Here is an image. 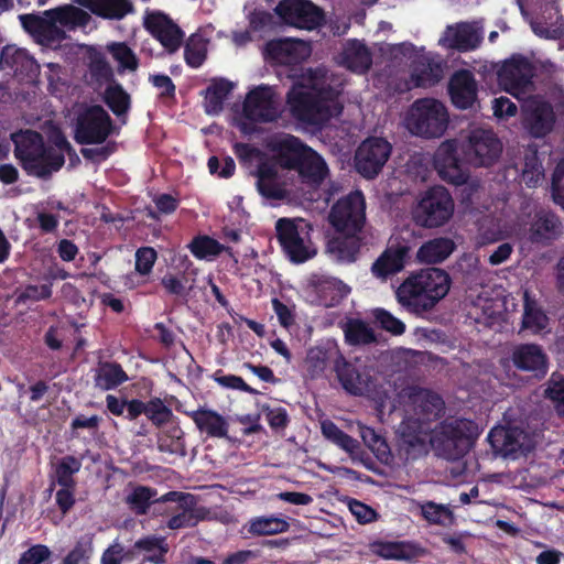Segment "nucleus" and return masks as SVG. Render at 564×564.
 Wrapping results in <instances>:
<instances>
[{
	"instance_id": "nucleus-37",
	"label": "nucleus",
	"mask_w": 564,
	"mask_h": 564,
	"mask_svg": "<svg viewBox=\"0 0 564 564\" xmlns=\"http://www.w3.org/2000/svg\"><path fill=\"white\" fill-rule=\"evenodd\" d=\"M341 64L354 73L365 74L372 65L371 52L364 43L351 40L343 51Z\"/></svg>"
},
{
	"instance_id": "nucleus-25",
	"label": "nucleus",
	"mask_w": 564,
	"mask_h": 564,
	"mask_svg": "<svg viewBox=\"0 0 564 564\" xmlns=\"http://www.w3.org/2000/svg\"><path fill=\"white\" fill-rule=\"evenodd\" d=\"M145 28L169 53L176 52L183 42V31L162 12L149 14L145 19Z\"/></svg>"
},
{
	"instance_id": "nucleus-43",
	"label": "nucleus",
	"mask_w": 564,
	"mask_h": 564,
	"mask_svg": "<svg viewBox=\"0 0 564 564\" xmlns=\"http://www.w3.org/2000/svg\"><path fill=\"white\" fill-rule=\"evenodd\" d=\"M156 496L158 490L155 488L138 485L126 497V503L137 516L147 514L151 505H154L155 510L159 512L164 502H160Z\"/></svg>"
},
{
	"instance_id": "nucleus-63",
	"label": "nucleus",
	"mask_w": 564,
	"mask_h": 564,
	"mask_svg": "<svg viewBox=\"0 0 564 564\" xmlns=\"http://www.w3.org/2000/svg\"><path fill=\"white\" fill-rule=\"evenodd\" d=\"M207 57L205 44L200 40L191 39L184 47V59L192 68H198Z\"/></svg>"
},
{
	"instance_id": "nucleus-12",
	"label": "nucleus",
	"mask_w": 564,
	"mask_h": 564,
	"mask_svg": "<svg viewBox=\"0 0 564 564\" xmlns=\"http://www.w3.org/2000/svg\"><path fill=\"white\" fill-rule=\"evenodd\" d=\"M411 246L405 240L390 241L372 262L370 272L376 279L386 282L402 272L411 260Z\"/></svg>"
},
{
	"instance_id": "nucleus-18",
	"label": "nucleus",
	"mask_w": 564,
	"mask_h": 564,
	"mask_svg": "<svg viewBox=\"0 0 564 564\" xmlns=\"http://www.w3.org/2000/svg\"><path fill=\"white\" fill-rule=\"evenodd\" d=\"M23 30L29 33L36 43L43 46H54L65 40L63 29L56 25L54 17L45 10L42 14L25 13L19 15Z\"/></svg>"
},
{
	"instance_id": "nucleus-34",
	"label": "nucleus",
	"mask_w": 564,
	"mask_h": 564,
	"mask_svg": "<svg viewBox=\"0 0 564 564\" xmlns=\"http://www.w3.org/2000/svg\"><path fill=\"white\" fill-rule=\"evenodd\" d=\"M361 232H337L327 242L328 252L338 261L351 263L357 260L361 248Z\"/></svg>"
},
{
	"instance_id": "nucleus-42",
	"label": "nucleus",
	"mask_w": 564,
	"mask_h": 564,
	"mask_svg": "<svg viewBox=\"0 0 564 564\" xmlns=\"http://www.w3.org/2000/svg\"><path fill=\"white\" fill-rule=\"evenodd\" d=\"M135 549L143 554V562L152 564H165L166 554L170 550L165 536L147 535L135 541Z\"/></svg>"
},
{
	"instance_id": "nucleus-7",
	"label": "nucleus",
	"mask_w": 564,
	"mask_h": 564,
	"mask_svg": "<svg viewBox=\"0 0 564 564\" xmlns=\"http://www.w3.org/2000/svg\"><path fill=\"white\" fill-rule=\"evenodd\" d=\"M164 502L159 513L166 517L165 527L170 530L193 528L204 519L200 509L196 508L194 495L182 491H169L159 498Z\"/></svg>"
},
{
	"instance_id": "nucleus-21",
	"label": "nucleus",
	"mask_w": 564,
	"mask_h": 564,
	"mask_svg": "<svg viewBox=\"0 0 564 564\" xmlns=\"http://www.w3.org/2000/svg\"><path fill=\"white\" fill-rule=\"evenodd\" d=\"M430 426L414 424L406 419L400 426L398 455L404 462L415 460L427 453L426 442Z\"/></svg>"
},
{
	"instance_id": "nucleus-16",
	"label": "nucleus",
	"mask_w": 564,
	"mask_h": 564,
	"mask_svg": "<svg viewBox=\"0 0 564 564\" xmlns=\"http://www.w3.org/2000/svg\"><path fill=\"white\" fill-rule=\"evenodd\" d=\"M406 395L413 410V416L410 419L414 424L430 426V423L443 415L445 403L437 393L420 387H410Z\"/></svg>"
},
{
	"instance_id": "nucleus-46",
	"label": "nucleus",
	"mask_w": 564,
	"mask_h": 564,
	"mask_svg": "<svg viewBox=\"0 0 564 564\" xmlns=\"http://www.w3.org/2000/svg\"><path fill=\"white\" fill-rule=\"evenodd\" d=\"M234 89L231 82L225 78L215 79L205 91V111L217 115L224 108V102Z\"/></svg>"
},
{
	"instance_id": "nucleus-14",
	"label": "nucleus",
	"mask_w": 564,
	"mask_h": 564,
	"mask_svg": "<svg viewBox=\"0 0 564 564\" xmlns=\"http://www.w3.org/2000/svg\"><path fill=\"white\" fill-rule=\"evenodd\" d=\"M275 231L278 241L291 262L304 263L316 254V250L307 245L301 236L299 227L293 219H278Z\"/></svg>"
},
{
	"instance_id": "nucleus-9",
	"label": "nucleus",
	"mask_w": 564,
	"mask_h": 564,
	"mask_svg": "<svg viewBox=\"0 0 564 564\" xmlns=\"http://www.w3.org/2000/svg\"><path fill=\"white\" fill-rule=\"evenodd\" d=\"M534 75L533 63L522 54H513L497 70V80L506 93L521 99L534 89Z\"/></svg>"
},
{
	"instance_id": "nucleus-36",
	"label": "nucleus",
	"mask_w": 564,
	"mask_h": 564,
	"mask_svg": "<svg viewBox=\"0 0 564 564\" xmlns=\"http://www.w3.org/2000/svg\"><path fill=\"white\" fill-rule=\"evenodd\" d=\"M443 78L441 63L422 56L413 62L411 82L414 87L430 88L435 86Z\"/></svg>"
},
{
	"instance_id": "nucleus-45",
	"label": "nucleus",
	"mask_w": 564,
	"mask_h": 564,
	"mask_svg": "<svg viewBox=\"0 0 564 564\" xmlns=\"http://www.w3.org/2000/svg\"><path fill=\"white\" fill-rule=\"evenodd\" d=\"M191 253L198 260L213 259L226 252L232 257V248L221 245L219 241L207 235H197L188 243Z\"/></svg>"
},
{
	"instance_id": "nucleus-3",
	"label": "nucleus",
	"mask_w": 564,
	"mask_h": 564,
	"mask_svg": "<svg viewBox=\"0 0 564 564\" xmlns=\"http://www.w3.org/2000/svg\"><path fill=\"white\" fill-rule=\"evenodd\" d=\"M290 112L297 121L310 126H323L343 111L338 91L332 86L307 88L294 85L288 93Z\"/></svg>"
},
{
	"instance_id": "nucleus-4",
	"label": "nucleus",
	"mask_w": 564,
	"mask_h": 564,
	"mask_svg": "<svg viewBox=\"0 0 564 564\" xmlns=\"http://www.w3.org/2000/svg\"><path fill=\"white\" fill-rule=\"evenodd\" d=\"M478 434V426L471 420H446L430 441L440 456L447 460H458L470 451Z\"/></svg>"
},
{
	"instance_id": "nucleus-27",
	"label": "nucleus",
	"mask_w": 564,
	"mask_h": 564,
	"mask_svg": "<svg viewBox=\"0 0 564 564\" xmlns=\"http://www.w3.org/2000/svg\"><path fill=\"white\" fill-rule=\"evenodd\" d=\"M268 55L276 63L294 66L305 61L311 54L310 45L295 39H280L270 41L265 46Z\"/></svg>"
},
{
	"instance_id": "nucleus-17",
	"label": "nucleus",
	"mask_w": 564,
	"mask_h": 564,
	"mask_svg": "<svg viewBox=\"0 0 564 564\" xmlns=\"http://www.w3.org/2000/svg\"><path fill=\"white\" fill-rule=\"evenodd\" d=\"M243 117L252 122H273L279 117L274 91L270 86L260 85L251 89L242 105Z\"/></svg>"
},
{
	"instance_id": "nucleus-60",
	"label": "nucleus",
	"mask_w": 564,
	"mask_h": 564,
	"mask_svg": "<svg viewBox=\"0 0 564 564\" xmlns=\"http://www.w3.org/2000/svg\"><path fill=\"white\" fill-rule=\"evenodd\" d=\"M108 51L121 68L134 72L139 67V59L127 43H111L108 45Z\"/></svg>"
},
{
	"instance_id": "nucleus-64",
	"label": "nucleus",
	"mask_w": 564,
	"mask_h": 564,
	"mask_svg": "<svg viewBox=\"0 0 564 564\" xmlns=\"http://www.w3.org/2000/svg\"><path fill=\"white\" fill-rule=\"evenodd\" d=\"M373 317L382 329L392 335L400 336L405 332V324L384 308H376Z\"/></svg>"
},
{
	"instance_id": "nucleus-55",
	"label": "nucleus",
	"mask_w": 564,
	"mask_h": 564,
	"mask_svg": "<svg viewBox=\"0 0 564 564\" xmlns=\"http://www.w3.org/2000/svg\"><path fill=\"white\" fill-rule=\"evenodd\" d=\"M547 316L538 306L535 300L531 299L528 292H524L523 327L538 333L547 326Z\"/></svg>"
},
{
	"instance_id": "nucleus-26",
	"label": "nucleus",
	"mask_w": 564,
	"mask_h": 564,
	"mask_svg": "<svg viewBox=\"0 0 564 564\" xmlns=\"http://www.w3.org/2000/svg\"><path fill=\"white\" fill-rule=\"evenodd\" d=\"M513 366L521 371L531 372L536 379L543 378L549 370V358L541 346L521 344L511 355Z\"/></svg>"
},
{
	"instance_id": "nucleus-5",
	"label": "nucleus",
	"mask_w": 564,
	"mask_h": 564,
	"mask_svg": "<svg viewBox=\"0 0 564 564\" xmlns=\"http://www.w3.org/2000/svg\"><path fill=\"white\" fill-rule=\"evenodd\" d=\"M454 200L444 186L426 189L412 209V219L422 228L444 226L454 214Z\"/></svg>"
},
{
	"instance_id": "nucleus-61",
	"label": "nucleus",
	"mask_w": 564,
	"mask_h": 564,
	"mask_svg": "<svg viewBox=\"0 0 564 564\" xmlns=\"http://www.w3.org/2000/svg\"><path fill=\"white\" fill-rule=\"evenodd\" d=\"M379 555L388 560H410L414 552L406 542H383L380 544Z\"/></svg>"
},
{
	"instance_id": "nucleus-47",
	"label": "nucleus",
	"mask_w": 564,
	"mask_h": 564,
	"mask_svg": "<svg viewBox=\"0 0 564 564\" xmlns=\"http://www.w3.org/2000/svg\"><path fill=\"white\" fill-rule=\"evenodd\" d=\"M449 46L460 52L474 50L480 43L477 31L468 23H459L447 29Z\"/></svg>"
},
{
	"instance_id": "nucleus-30",
	"label": "nucleus",
	"mask_w": 564,
	"mask_h": 564,
	"mask_svg": "<svg viewBox=\"0 0 564 564\" xmlns=\"http://www.w3.org/2000/svg\"><path fill=\"white\" fill-rule=\"evenodd\" d=\"M185 414L192 419L196 429L207 437L229 438V422L217 411L199 406L197 410L185 412Z\"/></svg>"
},
{
	"instance_id": "nucleus-23",
	"label": "nucleus",
	"mask_w": 564,
	"mask_h": 564,
	"mask_svg": "<svg viewBox=\"0 0 564 564\" xmlns=\"http://www.w3.org/2000/svg\"><path fill=\"white\" fill-rule=\"evenodd\" d=\"M522 123L532 137H545L552 131L555 123L552 105L545 100H531L523 108Z\"/></svg>"
},
{
	"instance_id": "nucleus-11",
	"label": "nucleus",
	"mask_w": 564,
	"mask_h": 564,
	"mask_svg": "<svg viewBox=\"0 0 564 564\" xmlns=\"http://www.w3.org/2000/svg\"><path fill=\"white\" fill-rule=\"evenodd\" d=\"M391 151V144L383 138L366 139L355 154L356 171L366 178L376 177L388 161Z\"/></svg>"
},
{
	"instance_id": "nucleus-44",
	"label": "nucleus",
	"mask_w": 564,
	"mask_h": 564,
	"mask_svg": "<svg viewBox=\"0 0 564 564\" xmlns=\"http://www.w3.org/2000/svg\"><path fill=\"white\" fill-rule=\"evenodd\" d=\"M544 177V167L540 159L538 147L529 144L523 152V163L521 167L522 182L528 187H535Z\"/></svg>"
},
{
	"instance_id": "nucleus-39",
	"label": "nucleus",
	"mask_w": 564,
	"mask_h": 564,
	"mask_svg": "<svg viewBox=\"0 0 564 564\" xmlns=\"http://www.w3.org/2000/svg\"><path fill=\"white\" fill-rule=\"evenodd\" d=\"M455 250V243L451 238L438 237L424 242L416 252L421 263L435 264L447 259Z\"/></svg>"
},
{
	"instance_id": "nucleus-56",
	"label": "nucleus",
	"mask_w": 564,
	"mask_h": 564,
	"mask_svg": "<svg viewBox=\"0 0 564 564\" xmlns=\"http://www.w3.org/2000/svg\"><path fill=\"white\" fill-rule=\"evenodd\" d=\"M65 163V156L63 152L57 151L53 147L44 145V153L40 159V167L32 171L33 176L45 178L52 174V172L59 171Z\"/></svg>"
},
{
	"instance_id": "nucleus-48",
	"label": "nucleus",
	"mask_w": 564,
	"mask_h": 564,
	"mask_svg": "<svg viewBox=\"0 0 564 564\" xmlns=\"http://www.w3.org/2000/svg\"><path fill=\"white\" fill-rule=\"evenodd\" d=\"M158 449L161 453H169L184 457L187 455L185 445V433L178 425L170 426L158 437Z\"/></svg>"
},
{
	"instance_id": "nucleus-33",
	"label": "nucleus",
	"mask_w": 564,
	"mask_h": 564,
	"mask_svg": "<svg viewBox=\"0 0 564 564\" xmlns=\"http://www.w3.org/2000/svg\"><path fill=\"white\" fill-rule=\"evenodd\" d=\"M96 17L107 20H121L134 11L131 0H73Z\"/></svg>"
},
{
	"instance_id": "nucleus-24",
	"label": "nucleus",
	"mask_w": 564,
	"mask_h": 564,
	"mask_svg": "<svg viewBox=\"0 0 564 564\" xmlns=\"http://www.w3.org/2000/svg\"><path fill=\"white\" fill-rule=\"evenodd\" d=\"M477 94L478 85L470 70L462 68L454 72L448 82V95L457 109H470L477 101Z\"/></svg>"
},
{
	"instance_id": "nucleus-8",
	"label": "nucleus",
	"mask_w": 564,
	"mask_h": 564,
	"mask_svg": "<svg viewBox=\"0 0 564 564\" xmlns=\"http://www.w3.org/2000/svg\"><path fill=\"white\" fill-rule=\"evenodd\" d=\"M112 131V119L100 105L82 107L75 119L74 139L78 144H101Z\"/></svg>"
},
{
	"instance_id": "nucleus-38",
	"label": "nucleus",
	"mask_w": 564,
	"mask_h": 564,
	"mask_svg": "<svg viewBox=\"0 0 564 564\" xmlns=\"http://www.w3.org/2000/svg\"><path fill=\"white\" fill-rule=\"evenodd\" d=\"M77 3L63 4L48 9V13L54 17L56 25L69 31L77 28H85L91 21V15L77 7Z\"/></svg>"
},
{
	"instance_id": "nucleus-29",
	"label": "nucleus",
	"mask_w": 564,
	"mask_h": 564,
	"mask_svg": "<svg viewBox=\"0 0 564 564\" xmlns=\"http://www.w3.org/2000/svg\"><path fill=\"white\" fill-rule=\"evenodd\" d=\"M336 377L341 388L351 395H365L373 388L371 376L366 370H360L345 357L335 368Z\"/></svg>"
},
{
	"instance_id": "nucleus-41",
	"label": "nucleus",
	"mask_w": 564,
	"mask_h": 564,
	"mask_svg": "<svg viewBox=\"0 0 564 564\" xmlns=\"http://www.w3.org/2000/svg\"><path fill=\"white\" fill-rule=\"evenodd\" d=\"M80 468L82 460L74 455H66L59 458L53 466L50 490L52 491L55 485L61 487H76L74 476L80 470Z\"/></svg>"
},
{
	"instance_id": "nucleus-13",
	"label": "nucleus",
	"mask_w": 564,
	"mask_h": 564,
	"mask_svg": "<svg viewBox=\"0 0 564 564\" xmlns=\"http://www.w3.org/2000/svg\"><path fill=\"white\" fill-rule=\"evenodd\" d=\"M281 20L303 30H314L324 20L323 11L310 0H282L275 8Z\"/></svg>"
},
{
	"instance_id": "nucleus-10",
	"label": "nucleus",
	"mask_w": 564,
	"mask_h": 564,
	"mask_svg": "<svg viewBox=\"0 0 564 564\" xmlns=\"http://www.w3.org/2000/svg\"><path fill=\"white\" fill-rule=\"evenodd\" d=\"M328 221L336 232H361L366 224V200L361 191L339 198L330 208Z\"/></svg>"
},
{
	"instance_id": "nucleus-32",
	"label": "nucleus",
	"mask_w": 564,
	"mask_h": 564,
	"mask_svg": "<svg viewBox=\"0 0 564 564\" xmlns=\"http://www.w3.org/2000/svg\"><path fill=\"white\" fill-rule=\"evenodd\" d=\"M560 218L552 212L540 210L529 228L528 239L532 243L546 245L561 234Z\"/></svg>"
},
{
	"instance_id": "nucleus-52",
	"label": "nucleus",
	"mask_w": 564,
	"mask_h": 564,
	"mask_svg": "<svg viewBox=\"0 0 564 564\" xmlns=\"http://www.w3.org/2000/svg\"><path fill=\"white\" fill-rule=\"evenodd\" d=\"M360 436L364 444L381 463L389 464L392 460L390 446L388 445L386 438L377 433L375 429L369 426H361Z\"/></svg>"
},
{
	"instance_id": "nucleus-2",
	"label": "nucleus",
	"mask_w": 564,
	"mask_h": 564,
	"mask_svg": "<svg viewBox=\"0 0 564 564\" xmlns=\"http://www.w3.org/2000/svg\"><path fill=\"white\" fill-rule=\"evenodd\" d=\"M270 148L276 164L283 170L295 171L306 185L319 186L329 174L324 158L295 135L284 134L273 140Z\"/></svg>"
},
{
	"instance_id": "nucleus-57",
	"label": "nucleus",
	"mask_w": 564,
	"mask_h": 564,
	"mask_svg": "<svg viewBox=\"0 0 564 564\" xmlns=\"http://www.w3.org/2000/svg\"><path fill=\"white\" fill-rule=\"evenodd\" d=\"M144 415L151 423L160 429L174 419L173 411L165 405L162 399L154 397L145 402Z\"/></svg>"
},
{
	"instance_id": "nucleus-20",
	"label": "nucleus",
	"mask_w": 564,
	"mask_h": 564,
	"mask_svg": "<svg viewBox=\"0 0 564 564\" xmlns=\"http://www.w3.org/2000/svg\"><path fill=\"white\" fill-rule=\"evenodd\" d=\"M14 144V155L20 161L22 169L29 174L40 167V159L44 153V139L34 130H19L11 134Z\"/></svg>"
},
{
	"instance_id": "nucleus-28",
	"label": "nucleus",
	"mask_w": 564,
	"mask_h": 564,
	"mask_svg": "<svg viewBox=\"0 0 564 564\" xmlns=\"http://www.w3.org/2000/svg\"><path fill=\"white\" fill-rule=\"evenodd\" d=\"M344 360V356L335 340H325L307 350L305 364L307 371L312 378L321 377L329 365L333 370L339 362Z\"/></svg>"
},
{
	"instance_id": "nucleus-54",
	"label": "nucleus",
	"mask_w": 564,
	"mask_h": 564,
	"mask_svg": "<svg viewBox=\"0 0 564 564\" xmlns=\"http://www.w3.org/2000/svg\"><path fill=\"white\" fill-rule=\"evenodd\" d=\"M456 265L457 271L462 275L463 283L466 284L468 289H473L482 284V270L478 258L471 254H464L457 261Z\"/></svg>"
},
{
	"instance_id": "nucleus-15",
	"label": "nucleus",
	"mask_w": 564,
	"mask_h": 564,
	"mask_svg": "<svg viewBox=\"0 0 564 564\" xmlns=\"http://www.w3.org/2000/svg\"><path fill=\"white\" fill-rule=\"evenodd\" d=\"M434 166L440 177L452 185H464L469 178V170L458 158L456 141L443 142L435 152Z\"/></svg>"
},
{
	"instance_id": "nucleus-19",
	"label": "nucleus",
	"mask_w": 564,
	"mask_h": 564,
	"mask_svg": "<svg viewBox=\"0 0 564 564\" xmlns=\"http://www.w3.org/2000/svg\"><path fill=\"white\" fill-rule=\"evenodd\" d=\"M502 144L491 130L476 129L471 131L467 156L471 164L476 166H490L500 156Z\"/></svg>"
},
{
	"instance_id": "nucleus-59",
	"label": "nucleus",
	"mask_w": 564,
	"mask_h": 564,
	"mask_svg": "<svg viewBox=\"0 0 564 564\" xmlns=\"http://www.w3.org/2000/svg\"><path fill=\"white\" fill-rule=\"evenodd\" d=\"M421 509L423 518L432 524L451 525L454 522V513L447 506L427 501Z\"/></svg>"
},
{
	"instance_id": "nucleus-22",
	"label": "nucleus",
	"mask_w": 564,
	"mask_h": 564,
	"mask_svg": "<svg viewBox=\"0 0 564 564\" xmlns=\"http://www.w3.org/2000/svg\"><path fill=\"white\" fill-rule=\"evenodd\" d=\"M276 161H261L253 175L257 177V191L268 200H283L289 197V191L285 182L279 173Z\"/></svg>"
},
{
	"instance_id": "nucleus-1",
	"label": "nucleus",
	"mask_w": 564,
	"mask_h": 564,
	"mask_svg": "<svg viewBox=\"0 0 564 564\" xmlns=\"http://www.w3.org/2000/svg\"><path fill=\"white\" fill-rule=\"evenodd\" d=\"M452 279L441 268L430 267L410 274L397 289L398 302L410 312H429L444 299L451 289Z\"/></svg>"
},
{
	"instance_id": "nucleus-6",
	"label": "nucleus",
	"mask_w": 564,
	"mask_h": 564,
	"mask_svg": "<svg viewBox=\"0 0 564 564\" xmlns=\"http://www.w3.org/2000/svg\"><path fill=\"white\" fill-rule=\"evenodd\" d=\"M410 131L424 138L443 135L448 126V112L443 102L434 98L417 99L406 118Z\"/></svg>"
},
{
	"instance_id": "nucleus-40",
	"label": "nucleus",
	"mask_w": 564,
	"mask_h": 564,
	"mask_svg": "<svg viewBox=\"0 0 564 564\" xmlns=\"http://www.w3.org/2000/svg\"><path fill=\"white\" fill-rule=\"evenodd\" d=\"M128 380V375L120 364L115 361L100 362L95 371V387L108 391L116 389Z\"/></svg>"
},
{
	"instance_id": "nucleus-50",
	"label": "nucleus",
	"mask_w": 564,
	"mask_h": 564,
	"mask_svg": "<svg viewBox=\"0 0 564 564\" xmlns=\"http://www.w3.org/2000/svg\"><path fill=\"white\" fill-rule=\"evenodd\" d=\"M341 328L346 343L351 346L368 345L376 341L372 328L360 318H349Z\"/></svg>"
},
{
	"instance_id": "nucleus-62",
	"label": "nucleus",
	"mask_w": 564,
	"mask_h": 564,
	"mask_svg": "<svg viewBox=\"0 0 564 564\" xmlns=\"http://www.w3.org/2000/svg\"><path fill=\"white\" fill-rule=\"evenodd\" d=\"M545 397L550 399L555 406L556 412L564 416V378L553 373L547 382Z\"/></svg>"
},
{
	"instance_id": "nucleus-58",
	"label": "nucleus",
	"mask_w": 564,
	"mask_h": 564,
	"mask_svg": "<svg viewBox=\"0 0 564 564\" xmlns=\"http://www.w3.org/2000/svg\"><path fill=\"white\" fill-rule=\"evenodd\" d=\"M141 554L139 549H135V543L126 550L120 543L115 542L109 545L102 553L101 564H122L123 562H132Z\"/></svg>"
},
{
	"instance_id": "nucleus-35",
	"label": "nucleus",
	"mask_w": 564,
	"mask_h": 564,
	"mask_svg": "<svg viewBox=\"0 0 564 564\" xmlns=\"http://www.w3.org/2000/svg\"><path fill=\"white\" fill-rule=\"evenodd\" d=\"M323 436L349 454L352 459H364L367 455L360 443L340 430L333 421L325 420L321 424Z\"/></svg>"
},
{
	"instance_id": "nucleus-31",
	"label": "nucleus",
	"mask_w": 564,
	"mask_h": 564,
	"mask_svg": "<svg viewBox=\"0 0 564 564\" xmlns=\"http://www.w3.org/2000/svg\"><path fill=\"white\" fill-rule=\"evenodd\" d=\"M0 66L9 68L22 79H34L40 73V65L26 50L6 46L0 54Z\"/></svg>"
},
{
	"instance_id": "nucleus-53",
	"label": "nucleus",
	"mask_w": 564,
	"mask_h": 564,
	"mask_svg": "<svg viewBox=\"0 0 564 564\" xmlns=\"http://www.w3.org/2000/svg\"><path fill=\"white\" fill-rule=\"evenodd\" d=\"M316 292L326 307L337 305L344 297L343 289L345 284L337 279L323 278L315 285Z\"/></svg>"
},
{
	"instance_id": "nucleus-49",
	"label": "nucleus",
	"mask_w": 564,
	"mask_h": 564,
	"mask_svg": "<svg viewBox=\"0 0 564 564\" xmlns=\"http://www.w3.org/2000/svg\"><path fill=\"white\" fill-rule=\"evenodd\" d=\"M246 528L249 534L260 536L286 532L290 524L286 520L275 516H261L250 519Z\"/></svg>"
},
{
	"instance_id": "nucleus-51",
	"label": "nucleus",
	"mask_w": 564,
	"mask_h": 564,
	"mask_svg": "<svg viewBox=\"0 0 564 564\" xmlns=\"http://www.w3.org/2000/svg\"><path fill=\"white\" fill-rule=\"evenodd\" d=\"M104 101L118 118L126 116L131 107L130 95L118 83L106 87Z\"/></svg>"
}]
</instances>
